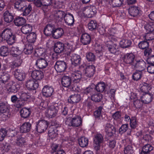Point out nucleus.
<instances>
[{
	"label": "nucleus",
	"instance_id": "a211bd4d",
	"mask_svg": "<svg viewBox=\"0 0 154 154\" xmlns=\"http://www.w3.org/2000/svg\"><path fill=\"white\" fill-rule=\"evenodd\" d=\"M31 76L34 79L40 80L43 78L44 75L43 72L41 71L34 70L32 72Z\"/></svg>",
	"mask_w": 154,
	"mask_h": 154
},
{
	"label": "nucleus",
	"instance_id": "6e6552de",
	"mask_svg": "<svg viewBox=\"0 0 154 154\" xmlns=\"http://www.w3.org/2000/svg\"><path fill=\"white\" fill-rule=\"evenodd\" d=\"M26 86L29 90H34L38 88V85L34 79H30L26 82Z\"/></svg>",
	"mask_w": 154,
	"mask_h": 154
},
{
	"label": "nucleus",
	"instance_id": "473e14b6",
	"mask_svg": "<svg viewBox=\"0 0 154 154\" xmlns=\"http://www.w3.org/2000/svg\"><path fill=\"white\" fill-rule=\"evenodd\" d=\"M4 19L5 22L9 23L12 21L14 17L8 11H6L4 14Z\"/></svg>",
	"mask_w": 154,
	"mask_h": 154
},
{
	"label": "nucleus",
	"instance_id": "680f3d73",
	"mask_svg": "<svg viewBox=\"0 0 154 154\" xmlns=\"http://www.w3.org/2000/svg\"><path fill=\"white\" fill-rule=\"evenodd\" d=\"M113 6L114 7H119L123 4V0H111Z\"/></svg>",
	"mask_w": 154,
	"mask_h": 154
},
{
	"label": "nucleus",
	"instance_id": "052dcab7",
	"mask_svg": "<svg viewBox=\"0 0 154 154\" xmlns=\"http://www.w3.org/2000/svg\"><path fill=\"white\" fill-rule=\"evenodd\" d=\"M33 47L30 44H29L26 46V48L24 49L23 51L26 54H31L33 51Z\"/></svg>",
	"mask_w": 154,
	"mask_h": 154
},
{
	"label": "nucleus",
	"instance_id": "dca6fc26",
	"mask_svg": "<svg viewBox=\"0 0 154 154\" xmlns=\"http://www.w3.org/2000/svg\"><path fill=\"white\" fill-rule=\"evenodd\" d=\"M64 50V44L60 42H57L54 45V50L57 54L62 53Z\"/></svg>",
	"mask_w": 154,
	"mask_h": 154
},
{
	"label": "nucleus",
	"instance_id": "3c124183",
	"mask_svg": "<svg viewBox=\"0 0 154 154\" xmlns=\"http://www.w3.org/2000/svg\"><path fill=\"white\" fill-rule=\"evenodd\" d=\"M10 78V76L8 74H5L2 75L0 79V82L5 84L7 82Z\"/></svg>",
	"mask_w": 154,
	"mask_h": 154
},
{
	"label": "nucleus",
	"instance_id": "6e6d98bb",
	"mask_svg": "<svg viewBox=\"0 0 154 154\" xmlns=\"http://www.w3.org/2000/svg\"><path fill=\"white\" fill-rule=\"evenodd\" d=\"M134 151L133 148L131 145H128L125 148V154H132Z\"/></svg>",
	"mask_w": 154,
	"mask_h": 154
},
{
	"label": "nucleus",
	"instance_id": "2eb2a0df",
	"mask_svg": "<svg viewBox=\"0 0 154 154\" xmlns=\"http://www.w3.org/2000/svg\"><path fill=\"white\" fill-rule=\"evenodd\" d=\"M71 60L73 65L76 66L80 64L81 58L79 55L75 54H71Z\"/></svg>",
	"mask_w": 154,
	"mask_h": 154
},
{
	"label": "nucleus",
	"instance_id": "de8ad7c7",
	"mask_svg": "<svg viewBox=\"0 0 154 154\" xmlns=\"http://www.w3.org/2000/svg\"><path fill=\"white\" fill-rule=\"evenodd\" d=\"M103 137L101 134H97L95 135L94 140V143H101L103 142Z\"/></svg>",
	"mask_w": 154,
	"mask_h": 154
},
{
	"label": "nucleus",
	"instance_id": "13d9d810",
	"mask_svg": "<svg viewBox=\"0 0 154 154\" xmlns=\"http://www.w3.org/2000/svg\"><path fill=\"white\" fill-rule=\"evenodd\" d=\"M9 112V110L7 104L4 103H0V113H4L5 112Z\"/></svg>",
	"mask_w": 154,
	"mask_h": 154
},
{
	"label": "nucleus",
	"instance_id": "9b49d317",
	"mask_svg": "<svg viewBox=\"0 0 154 154\" xmlns=\"http://www.w3.org/2000/svg\"><path fill=\"white\" fill-rule=\"evenodd\" d=\"M95 71V66L91 65L88 66L84 71V75L88 77H91L94 75Z\"/></svg>",
	"mask_w": 154,
	"mask_h": 154
},
{
	"label": "nucleus",
	"instance_id": "39448f33",
	"mask_svg": "<svg viewBox=\"0 0 154 154\" xmlns=\"http://www.w3.org/2000/svg\"><path fill=\"white\" fill-rule=\"evenodd\" d=\"M135 56L132 53H127L124 56V61L126 64H129L132 66L134 61Z\"/></svg>",
	"mask_w": 154,
	"mask_h": 154
},
{
	"label": "nucleus",
	"instance_id": "4d7b16f0",
	"mask_svg": "<svg viewBox=\"0 0 154 154\" xmlns=\"http://www.w3.org/2000/svg\"><path fill=\"white\" fill-rule=\"evenodd\" d=\"M151 87L148 84L144 83L143 85L140 87V90L143 92H146L150 90Z\"/></svg>",
	"mask_w": 154,
	"mask_h": 154
},
{
	"label": "nucleus",
	"instance_id": "1a4fd4ad",
	"mask_svg": "<svg viewBox=\"0 0 154 154\" xmlns=\"http://www.w3.org/2000/svg\"><path fill=\"white\" fill-rule=\"evenodd\" d=\"M132 66L133 69H138L139 70L141 71L143 70L146 67V63L143 60H135Z\"/></svg>",
	"mask_w": 154,
	"mask_h": 154
},
{
	"label": "nucleus",
	"instance_id": "7ed1b4c3",
	"mask_svg": "<svg viewBox=\"0 0 154 154\" xmlns=\"http://www.w3.org/2000/svg\"><path fill=\"white\" fill-rule=\"evenodd\" d=\"M48 127L47 122L42 120L38 121L36 127V129L38 133H42Z\"/></svg>",
	"mask_w": 154,
	"mask_h": 154
},
{
	"label": "nucleus",
	"instance_id": "bb28decb",
	"mask_svg": "<svg viewBox=\"0 0 154 154\" xmlns=\"http://www.w3.org/2000/svg\"><path fill=\"white\" fill-rule=\"evenodd\" d=\"M153 149V147L150 144H146L143 147L142 150L140 154H150V152Z\"/></svg>",
	"mask_w": 154,
	"mask_h": 154
},
{
	"label": "nucleus",
	"instance_id": "6ab92c4d",
	"mask_svg": "<svg viewBox=\"0 0 154 154\" xmlns=\"http://www.w3.org/2000/svg\"><path fill=\"white\" fill-rule=\"evenodd\" d=\"M31 124L29 122L24 123L20 127V132L23 133L29 132L31 128Z\"/></svg>",
	"mask_w": 154,
	"mask_h": 154
},
{
	"label": "nucleus",
	"instance_id": "79ce46f5",
	"mask_svg": "<svg viewBox=\"0 0 154 154\" xmlns=\"http://www.w3.org/2000/svg\"><path fill=\"white\" fill-rule=\"evenodd\" d=\"M66 13L63 11L58 10L56 11L55 14V17L57 20L61 21L63 18H64L65 15Z\"/></svg>",
	"mask_w": 154,
	"mask_h": 154
},
{
	"label": "nucleus",
	"instance_id": "f03ea898",
	"mask_svg": "<svg viewBox=\"0 0 154 154\" xmlns=\"http://www.w3.org/2000/svg\"><path fill=\"white\" fill-rule=\"evenodd\" d=\"M58 110V106L51 105L46 112V117L49 118H53L55 117L57 115Z\"/></svg>",
	"mask_w": 154,
	"mask_h": 154
},
{
	"label": "nucleus",
	"instance_id": "8fccbe9b",
	"mask_svg": "<svg viewBox=\"0 0 154 154\" xmlns=\"http://www.w3.org/2000/svg\"><path fill=\"white\" fill-rule=\"evenodd\" d=\"M9 53L8 48L5 46H3L0 48V55L2 56H6Z\"/></svg>",
	"mask_w": 154,
	"mask_h": 154
},
{
	"label": "nucleus",
	"instance_id": "5701e85b",
	"mask_svg": "<svg viewBox=\"0 0 154 154\" xmlns=\"http://www.w3.org/2000/svg\"><path fill=\"white\" fill-rule=\"evenodd\" d=\"M18 85L12 83H9L7 86V89L8 93L11 94L16 92L18 90Z\"/></svg>",
	"mask_w": 154,
	"mask_h": 154
},
{
	"label": "nucleus",
	"instance_id": "412c9836",
	"mask_svg": "<svg viewBox=\"0 0 154 154\" xmlns=\"http://www.w3.org/2000/svg\"><path fill=\"white\" fill-rule=\"evenodd\" d=\"M153 98V95L150 93H146L141 97V101L144 103H148L151 102Z\"/></svg>",
	"mask_w": 154,
	"mask_h": 154
},
{
	"label": "nucleus",
	"instance_id": "c756f323",
	"mask_svg": "<svg viewBox=\"0 0 154 154\" xmlns=\"http://www.w3.org/2000/svg\"><path fill=\"white\" fill-rule=\"evenodd\" d=\"M106 88V84L103 82H99L95 86L96 91L101 93L105 91Z\"/></svg>",
	"mask_w": 154,
	"mask_h": 154
},
{
	"label": "nucleus",
	"instance_id": "4be33fe9",
	"mask_svg": "<svg viewBox=\"0 0 154 154\" xmlns=\"http://www.w3.org/2000/svg\"><path fill=\"white\" fill-rule=\"evenodd\" d=\"M61 83L62 85L65 87H70L71 83V78L67 76H63L62 79Z\"/></svg>",
	"mask_w": 154,
	"mask_h": 154
},
{
	"label": "nucleus",
	"instance_id": "e2e57ef3",
	"mask_svg": "<svg viewBox=\"0 0 154 154\" xmlns=\"http://www.w3.org/2000/svg\"><path fill=\"white\" fill-rule=\"evenodd\" d=\"M30 97V96L29 93H21L20 98L26 103L27 101Z\"/></svg>",
	"mask_w": 154,
	"mask_h": 154
},
{
	"label": "nucleus",
	"instance_id": "e433bc0d",
	"mask_svg": "<svg viewBox=\"0 0 154 154\" xmlns=\"http://www.w3.org/2000/svg\"><path fill=\"white\" fill-rule=\"evenodd\" d=\"M32 30L31 25L26 24L23 26L21 28L22 32L24 34H27L31 32Z\"/></svg>",
	"mask_w": 154,
	"mask_h": 154
},
{
	"label": "nucleus",
	"instance_id": "b1692460",
	"mask_svg": "<svg viewBox=\"0 0 154 154\" xmlns=\"http://www.w3.org/2000/svg\"><path fill=\"white\" fill-rule=\"evenodd\" d=\"M81 77L82 73L79 70L75 71L71 74V77L74 79L73 81L75 82H79Z\"/></svg>",
	"mask_w": 154,
	"mask_h": 154
},
{
	"label": "nucleus",
	"instance_id": "72a5a7b5",
	"mask_svg": "<svg viewBox=\"0 0 154 154\" xmlns=\"http://www.w3.org/2000/svg\"><path fill=\"white\" fill-rule=\"evenodd\" d=\"M15 25L17 26H20L23 25L26 22V19L21 17H19L15 18L14 21Z\"/></svg>",
	"mask_w": 154,
	"mask_h": 154
},
{
	"label": "nucleus",
	"instance_id": "bf43d9fd",
	"mask_svg": "<svg viewBox=\"0 0 154 154\" xmlns=\"http://www.w3.org/2000/svg\"><path fill=\"white\" fill-rule=\"evenodd\" d=\"M95 88H93L91 87L87 88L84 91V93L87 94H90L91 96L96 92Z\"/></svg>",
	"mask_w": 154,
	"mask_h": 154
},
{
	"label": "nucleus",
	"instance_id": "393cba45",
	"mask_svg": "<svg viewBox=\"0 0 154 154\" xmlns=\"http://www.w3.org/2000/svg\"><path fill=\"white\" fill-rule=\"evenodd\" d=\"M63 34V29L61 28H59L54 30L52 35L54 38L58 39L61 37Z\"/></svg>",
	"mask_w": 154,
	"mask_h": 154
},
{
	"label": "nucleus",
	"instance_id": "69168bd1",
	"mask_svg": "<svg viewBox=\"0 0 154 154\" xmlns=\"http://www.w3.org/2000/svg\"><path fill=\"white\" fill-rule=\"evenodd\" d=\"M146 40H151L154 39V32H147L144 36Z\"/></svg>",
	"mask_w": 154,
	"mask_h": 154
},
{
	"label": "nucleus",
	"instance_id": "c03bdc74",
	"mask_svg": "<svg viewBox=\"0 0 154 154\" xmlns=\"http://www.w3.org/2000/svg\"><path fill=\"white\" fill-rule=\"evenodd\" d=\"M142 76V72L140 70L137 71L134 73L132 78L134 80L138 81L140 80Z\"/></svg>",
	"mask_w": 154,
	"mask_h": 154
},
{
	"label": "nucleus",
	"instance_id": "c9c22d12",
	"mask_svg": "<svg viewBox=\"0 0 154 154\" xmlns=\"http://www.w3.org/2000/svg\"><path fill=\"white\" fill-rule=\"evenodd\" d=\"M79 145L82 147L87 146L88 143V138L84 137H81L78 140Z\"/></svg>",
	"mask_w": 154,
	"mask_h": 154
},
{
	"label": "nucleus",
	"instance_id": "4c0bfd02",
	"mask_svg": "<svg viewBox=\"0 0 154 154\" xmlns=\"http://www.w3.org/2000/svg\"><path fill=\"white\" fill-rule=\"evenodd\" d=\"M102 98L103 95L102 94L96 92L91 96V100L95 102L100 101Z\"/></svg>",
	"mask_w": 154,
	"mask_h": 154
},
{
	"label": "nucleus",
	"instance_id": "4468645a",
	"mask_svg": "<svg viewBox=\"0 0 154 154\" xmlns=\"http://www.w3.org/2000/svg\"><path fill=\"white\" fill-rule=\"evenodd\" d=\"M64 20L65 23L68 26L73 25L74 22L73 15L69 13H67L65 15Z\"/></svg>",
	"mask_w": 154,
	"mask_h": 154
},
{
	"label": "nucleus",
	"instance_id": "864d4df0",
	"mask_svg": "<svg viewBox=\"0 0 154 154\" xmlns=\"http://www.w3.org/2000/svg\"><path fill=\"white\" fill-rule=\"evenodd\" d=\"M97 24L95 20H91L88 24V28L91 30L93 31L97 27Z\"/></svg>",
	"mask_w": 154,
	"mask_h": 154
},
{
	"label": "nucleus",
	"instance_id": "774afa93",
	"mask_svg": "<svg viewBox=\"0 0 154 154\" xmlns=\"http://www.w3.org/2000/svg\"><path fill=\"white\" fill-rule=\"evenodd\" d=\"M86 57L87 59L89 61H93L95 60V56L93 53L91 52L86 53Z\"/></svg>",
	"mask_w": 154,
	"mask_h": 154
},
{
	"label": "nucleus",
	"instance_id": "9d476101",
	"mask_svg": "<svg viewBox=\"0 0 154 154\" xmlns=\"http://www.w3.org/2000/svg\"><path fill=\"white\" fill-rule=\"evenodd\" d=\"M105 131L106 135L108 137H111L115 133L116 129L112 125L107 123L105 127Z\"/></svg>",
	"mask_w": 154,
	"mask_h": 154
},
{
	"label": "nucleus",
	"instance_id": "58836bf2",
	"mask_svg": "<svg viewBox=\"0 0 154 154\" xmlns=\"http://www.w3.org/2000/svg\"><path fill=\"white\" fill-rule=\"evenodd\" d=\"M139 9L136 7H131L129 10V14L134 17L137 16L139 14Z\"/></svg>",
	"mask_w": 154,
	"mask_h": 154
},
{
	"label": "nucleus",
	"instance_id": "a878e982",
	"mask_svg": "<svg viewBox=\"0 0 154 154\" xmlns=\"http://www.w3.org/2000/svg\"><path fill=\"white\" fill-rule=\"evenodd\" d=\"M15 8L18 10L20 11L25 5V2L21 0H13Z\"/></svg>",
	"mask_w": 154,
	"mask_h": 154
},
{
	"label": "nucleus",
	"instance_id": "ddd939ff",
	"mask_svg": "<svg viewBox=\"0 0 154 154\" xmlns=\"http://www.w3.org/2000/svg\"><path fill=\"white\" fill-rule=\"evenodd\" d=\"M35 65L41 69L46 68L48 65V62L45 58H40L37 60Z\"/></svg>",
	"mask_w": 154,
	"mask_h": 154
},
{
	"label": "nucleus",
	"instance_id": "cd10ccee",
	"mask_svg": "<svg viewBox=\"0 0 154 154\" xmlns=\"http://www.w3.org/2000/svg\"><path fill=\"white\" fill-rule=\"evenodd\" d=\"M54 27L53 26L50 24H48L44 28V34L46 36H49L53 34L54 31Z\"/></svg>",
	"mask_w": 154,
	"mask_h": 154
},
{
	"label": "nucleus",
	"instance_id": "f8f14e48",
	"mask_svg": "<svg viewBox=\"0 0 154 154\" xmlns=\"http://www.w3.org/2000/svg\"><path fill=\"white\" fill-rule=\"evenodd\" d=\"M106 45L109 51L112 54H115L118 51V46L116 44H113L111 41L106 42Z\"/></svg>",
	"mask_w": 154,
	"mask_h": 154
},
{
	"label": "nucleus",
	"instance_id": "5fc2aeb1",
	"mask_svg": "<svg viewBox=\"0 0 154 154\" xmlns=\"http://www.w3.org/2000/svg\"><path fill=\"white\" fill-rule=\"evenodd\" d=\"M139 47L141 49L144 50L149 47V43L146 41H143L138 44Z\"/></svg>",
	"mask_w": 154,
	"mask_h": 154
},
{
	"label": "nucleus",
	"instance_id": "c85d7f7f",
	"mask_svg": "<svg viewBox=\"0 0 154 154\" xmlns=\"http://www.w3.org/2000/svg\"><path fill=\"white\" fill-rule=\"evenodd\" d=\"M12 32L10 29H4L2 34V37L3 40H7L12 35Z\"/></svg>",
	"mask_w": 154,
	"mask_h": 154
},
{
	"label": "nucleus",
	"instance_id": "338daca9",
	"mask_svg": "<svg viewBox=\"0 0 154 154\" xmlns=\"http://www.w3.org/2000/svg\"><path fill=\"white\" fill-rule=\"evenodd\" d=\"M26 103V102L19 98L16 103L15 106L17 108H20L25 105Z\"/></svg>",
	"mask_w": 154,
	"mask_h": 154
},
{
	"label": "nucleus",
	"instance_id": "603ef678",
	"mask_svg": "<svg viewBox=\"0 0 154 154\" xmlns=\"http://www.w3.org/2000/svg\"><path fill=\"white\" fill-rule=\"evenodd\" d=\"M144 28L147 32H153L154 30V23H150L146 24Z\"/></svg>",
	"mask_w": 154,
	"mask_h": 154
},
{
	"label": "nucleus",
	"instance_id": "49530a36",
	"mask_svg": "<svg viewBox=\"0 0 154 154\" xmlns=\"http://www.w3.org/2000/svg\"><path fill=\"white\" fill-rule=\"evenodd\" d=\"M71 102L74 103H76L80 101L81 97L79 94H74L71 95L70 97Z\"/></svg>",
	"mask_w": 154,
	"mask_h": 154
},
{
	"label": "nucleus",
	"instance_id": "20e7f679",
	"mask_svg": "<svg viewBox=\"0 0 154 154\" xmlns=\"http://www.w3.org/2000/svg\"><path fill=\"white\" fill-rule=\"evenodd\" d=\"M54 68L57 72H63L64 71L66 68V63L64 61H57L55 64Z\"/></svg>",
	"mask_w": 154,
	"mask_h": 154
},
{
	"label": "nucleus",
	"instance_id": "f704fd0d",
	"mask_svg": "<svg viewBox=\"0 0 154 154\" xmlns=\"http://www.w3.org/2000/svg\"><path fill=\"white\" fill-rule=\"evenodd\" d=\"M55 128H50L48 131V135L51 139L55 138L58 135V130Z\"/></svg>",
	"mask_w": 154,
	"mask_h": 154
},
{
	"label": "nucleus",
	"instance_id": "a18cd8bd",
	"mask_svg": "<svg viewBox=\"0 0 154 154\" xmlns=\"http://www.w3.org/2000/svg\"><path fill=\"white\" fill-rule=\"evenodd\" d=\"M36 38V34L32 32L28 35L26 37L27 41L29 42L33 43L35 42Z\"/></svg>",
	"mask_w": 154,
	"mask_h": 154
},
{
	"label": "nucleus",
	"instance_id": "423d86ee",
	"mask_svg": "<svg viewBox=\"0 0 154 154\" xmlns=\"http://www.w3.org/2000/svg\"><path fill=\"white\" fill-rule=\"evenodd\" d=\"M54 91V89L52 87L45 85L42 89V93L44 96L48 97L51 96Z\"/></svg>",
	"mask_w": 154,
	"mask_h": 154
},
{
	"label": "nucleus",
	"instance_id": "ea45409f",
	"mask_svg": "<svg viewBox=\"0 0 154 154\" xmlns=\"http://www.w3.org/2000/svg\"><path fill=\"white\" fill-rule=\"evenodd\" d=\"M20 113L22 117L26 118L30 116L31 112L29 109L23 108L21 110Z\"/></svg>",
	"mask_w": 154,
	"mask_h": 154
},
{
	"label": "nucleus",
	"instance_id": "aec40b11",
	"mask_svg": "<svg viewBox=\"0 0 154 154\" xmlns=\"http://www.w3.org/2000/svg\"><path fill=\"white\" fill-rule=\"evenodd\" d=\"M91 40L90 36L87 33L82 34L81 39V42L84 45H87L90 44Z\"/></svg>",
	"mask_w": 154,
	"mask_h": 154
},
{
	"label": "nucleus",
	"instance_id": "f3484780",
	"mask_svg": "<svg viewBox=\"0 0 154 154\" xmlns=\"http://www.w3.org/2000/svg\"><path fill=\"white\" fill-rule=\"evenodd\" d=\"M14 75L15 78L20 81L24 80L26 76L25 73L23 71L18 69L14 71Z\"/></svg>",
	"mask_w": 154,
	"mask_h": 154
},
{
	"label": "nucleus",
	"instance_id": "0e129e2a",
	"mask_svg": "<svg viewBox=\"0 0 154 154\" xmlns=\"http://www.w3.org/2000/svg\"><path fill=\"white\" fill-rule=\"evenodd\" d=\"M130 122V126L131 128H134L137 126V122L135 117H131Z\"/></svg>",
	"mask_w": 154,
	"mask_h": 154
},
{
	"label": "nucleus",
	"instance_id": "09e8293b",
	"mask_svg": "<svg viewBox=\"0 0 154 154\" xmlns=\"http://www.w3.org/2000/svg\"><path fill=\"white\" fill-rule=\"evenodd\" d=\"M26 142V141L24 138L19 137L17 139L16 143L17 145L20 146H22L25 144Z\"/></svg>",
	"mask_w": 154,
	"mask_h": 154
},
{
	"label": "nucleus",
	"instance_id": "f257e3e1",
	"mask_svg": "<svg viewBox=\"0 0 154 154\" xmlns=\"http://www.w3.org/2000/svg\"><path fill=\"white\" fill-rule=\"evenodd\" d=\"M65 123L69 126L78 127L82 124V119L78 116H75L72 118L69 117L67 119Z\"/></svg>",
	"mask_w": 154,
	"mask_h": 154
},
{
	"label": "nucleus",
	"instance_id": "7c9ffc66",
	"mask_svg": "<svg viewBox=\"0 0 154 154\" xmlns=\"http://www.w3.org/2000/svg\"><path fill=\"white\" fill-rule=\"evenodd\" d=\"M22 49H19L18 47H13L11 49V53L13 56L17 57L18 56H20V54L22 52Z\"/></svg>",
	"mask_w": 154,
	"mask_h": 154
},
{
	"label": "nucleus",
	"instance_id": "37998d69",
	"mask_svg": "<svg viewBox=\"0 0 154 154\" xmlns=\"http://www.w3.org/2000/svg\"><path fill=\"white\" fill-rule=\"evenodd\" d=\"M119 44L122 48H126L130 46L131 42L130 40H128L122 39L120 41Z\"/></svg>",
	"mask_w": 154,
	"mask_h": 154
},
{
	"label": "nucleus",
	"instance_id": "0eeeda50",
	"mask_svg": "<svg viewBox=\"0 0 154 154\" xmlns=\"http://www.w3.org/2000/svg\"><path fill=\"white\" fill-rule=\"evenodd\" d=\"M84 14L88 17H91L97 13L96 8L94 6L87 7L83 11Z\"/></svg>",
	"mask_w": 154,
	"mask_h": 154
},
{
	"label": "nucleus",
	"instance_id": "2f4dec72",
	"mask_svg": "<svg viewBox=\"0 0 154 154\" xmlns=\"http://www.w3.org/2000/svg\"><path fill=\"white\" fill-rule=\"evenodd\" d=\"M32 10V6L30 5H27L25 4L20 11L22 12V14L23 16H26L30 13Z\"/></svg>",
	"mask_w": 154,
	"mask_h": 154
},
{
	"label": "nucleus",
	"instance_id": "a19ab883",
	"mask_svg": "<svg viewBox=\"0 0 154 154\" xmlns=\"http://www.w3.org/2000/svg\"><path fill=\"white\" fill-rule=\"evenodd\" d=\"M14 59V60L12 63L11 66L13 68H15L20 66L22 62L20 57H15Z\"/></svg>",
	"mask_w": 154,
	"mask_h": 154
}]
</instances>
